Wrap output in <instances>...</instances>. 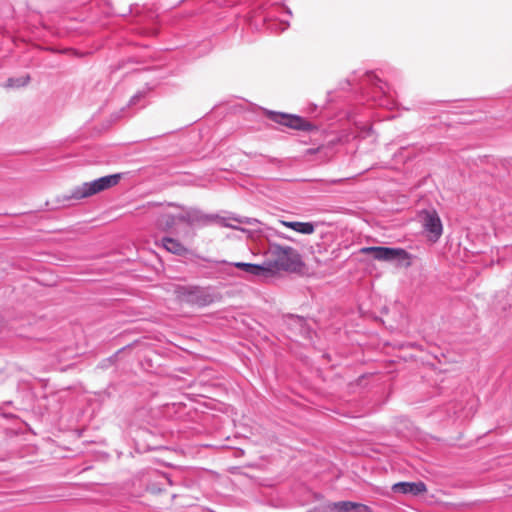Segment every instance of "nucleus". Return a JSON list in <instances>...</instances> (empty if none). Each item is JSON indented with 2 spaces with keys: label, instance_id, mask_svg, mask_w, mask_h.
<instances>
[{
  "label": "nucleus",
  "instance_id": "nucleus-6",
  "mask_svg": "<svg viewBox=\"0 0 512 512\" xmlns=\"http://www.w3.org/2000/svg\"><path fill=\"white\" fill-rule=\"evenodd\" d=\"M418 217L428 238L434 242L438 241L443 232L442 222L438 213L434 209L422 210Z\"/></svg>",
  "mask_w": 512,
  "mask_h": 512
},
{
  "label": "nucleus",
  "instance_id": "nucleus-7",
  "mask_svg": "<svg viewBox=\"0 0 512 512\" xmlns=\"http://www.w3.org/2000/svg\"><path fill=\"white\" fill-rule=\"evenodd\" d=\"M178 221L185 222L188 225L206 226L218 220H223L216 214H206L199 209H186L183 213L177 215Z\"/></svg>",
  "mask_w": 512,
  "mask_h": 512
},
{
  "label": "nucleus",
  "instance_id": "nucleus-18",
  "mask_svg": "<svg viewBox=\"0 0 512 512\" xmlns=\"http://www.w3.org/2000/svg\"><path fill=\"white\" fill-rule=\"evenodd\" d=\"M276 235L280 238H284V239H287V240H292L289 236H286L284 235L283 233H278L276 232Z\"/></svg>",
  "mask_w": 512,
  "mask_h": 512
},
{
  "label": "nucleus",
  "instance_id": "nucleus-16",
  "mask_svg": "<svg viewBox=\"0 0 512 512\" xmlns=\"http://www.w3.org/2000/svg\"><path fill=\"white\" fill-rule=\"evenodd\" d=\"M379 99H380L379 104L380 105H385L386 107H388L387 100H393V98H387V97L379 98ZM391 104H394V101H391Z\"/></svg>",
  "mask_w": 512,
  "mask_h": 512
},
{
  "label": "nucleus",
  "instance_id": "nucleus-22",
  "mask_svg": "<svg viewBox=\"0 0 512 512\" xmlns=\"http://www.w3.org/2000/svg\"><path fill=\"white\" fill-rule=\"evenodd\" d=\"M235 220H236V221H238L239 223H243V221H242V220H240V219H236V218H235Z\"/></svg>",
  "mask_w": 512,
  "mask_h": 512
},
{
  "label": "nucleus",
  "instance_id": "nucleus-4",
  "mask_svg": "<svg viewBox=\"0 0 512 512\" xmlns=\"http://www.w3.org/2000/svg\"><path fill=\"white\" fill-rule=\"evenodd\" d=\"M361 252L364 254H370L375 260L379 261H407L406 266H409L411 264V255L405 249L402 248L371 246L362 248Z\"/></svg>",
  "mask_w": 512,
  "mask_h": 512
},
{
  "label": "nucleus",
  "instance_id": "nucleus-3",
  "mask_svg": "<svg viewBox=\"0 0 512 512\" xmlns=\"http://www.w3.org/2000/svg\"><path fill=\"white\" fill-rule=\"evenodd\" d=\"M175 293L182 301L200 307L207 306L214 300L208 290L200 286H177Z\"/></svg>",
  "mask_w": 512,
  "mask_h": 512
},
{
  "label": "nucleus",
  "instance_id": "nucleus-1",
  "mask_svg": "<svg viewBox=\"0 0 512 512\" xmlns=\"http://www.w3.org/2000/svg\"><path fill=\"white\" fill-rule=\"evenodd\" d=\"M269 253L273 257L272 260H266L270 275L275 271L294 272L304 265L301 255L290 246L270 243Z\"/></svg>",
  "mask_w": 512,
  "mask_h": 512
},
{
  "label": "nucleus",
  "instance_id": "nucleus-12",
  "mask_svg": "<svg viewBox=\"0 0 512 512\" xmlns=\"http://www.w3.org/2000/svg\"><path fill=\"white\" fill-rule=\"evenodd\" d=\"M281 224L302 234H312L315 230L311 222L281 221Z\"/></svg>",
  "mask_w": 512,
  "mask_h": 512
},
{
  "label": "nucleus",
  "instance_id": "nucleus-19",
  "mask_svg": "<svg viewBox=\"0 0 512 512\" xmlns=\"http://www.w3.org/2000/svg\"><path fill=\"white\" fill-rule=\"evenodd\" d=\"M168 206H171V207H178V208H182L184 209L182 206L178 205L177 203H168Z\"/></svg>",
  "mask_w": 512,
  "mask_h": 512
},
{
  "label": "nucleus",
  "instance_id": "nucleus-13",
  "mask_svg": "<svg viewBox=\"0 0 512 512\" xmlns=\"http://www.w3.org/2000/svg\"><path fill=\"white\" fill-rule=\"evenodd\" d=\"M178 220L177 216L172 214H162L158 217L156 225L162 231H170Z\"/></svg>",
  "mask_w": 512,
  "mask_h": 512
},
{
  "label": "nucleus",
  "instance_id": "nucleus-15",
  "mask_svg": "<svg viewBox=\"0 0 512 512\" xmlns=\"http://www.w3.org/2000/svg\"><path fill=\"white\" fill-rule=\"evenodd\" d=\"M153 474L156 478H161L163 480H166L169 485H173V481L168 475H166L164 473L157 472V471H155Z\"/></svg>",
  "mask_w": 512,
  "mask_h": 512
},
{
  "label": "nucleus",
  "instance_id": "nucleus-17",
  "mask_svg": "<svg viewBox=\"0 0 512 512\" xmlns=\"http://www.w3.org/2000/svg\"><path fill=\"white\" fill-rule=\"evenodd\" d=\"M147 490H148V491H150V492H152V493H159V492H161V491H162L160 488H156V486H155V485H149V486L147 487Z\"/></svg>",
  "mask_w": 512,
  "mask_h": 512
},
{
  "label": "nucleus",
  "instance_id": "nucleus-8",
  "mask_svg": "<svg viewBox=\"0 0 512 512\" xmlns=\"http://www.w3.org/2000/svg\"><path fill=\"white\" fill-rule=\"evenodd\" d=\"M392 491L394 493L401 494H411L413 496H418L427 491V487L424 482H398L392 486Z\"/></svg>",
  "mask_w": 512,
  "mask_h": 512
},
{
  "label": "nucleus",
  "instance_id": "nucleus-11",
  "mask_svg": "<svg viewBox=\"0 0 512 512\" xmlns=\"http://www.w3.org/2000/svg\"><path fill=\"white\" fill-rule=\"evenodd\" d=\"M162 246L170 253L184 256L188 253V249L177 239L171 237H163Z\"/></svg>",
  "mask_w": 512,
  "mask_h": 512
},
{
  "label": "nucleus",
  "instance_id": "nucleus-9",
  "mask_svg": "<svg viewBox=\"0 0 512 512\" xmlns=\"http://www.w3.org/2000/svg\"><path fill=\"white\" fill-rule=\"evenodd\" d=\"M328 508L331 512H370L368 506L352 501L334 502Z\"/></svg>",
  "mask_w": 512,
  "mask_h": 512
},
{
  "label": "nucleus",
  "instance_id": "nucleus-10",
  "mask_svg": "<svg viewBox=\"0 0 512 512\" xmlns=\"http://www.w3.org/2000/svg\"><path fill=\"white\" fill-rule=\"evenodd\" d=\"M232 265L236 268L243 270L244 272L253 275V276H268L269 268L267 266L266 261L262 264H253V263H245V262H235Z\"/></svg>",
  "mask_w": 512,
  "mask_h": 512
},
{
  "label": "nucleus",
  "instance_id": "nucleus-20",
  "mask_svg": "<svg viewBox=\"0 0 512 512\" xmlns=\"http://www.w3.org/2000/svg\"><path fill=\"white\" fill-rule=\"evenodd\" d=\"M139 98L133 97L130 101V105L134 102V100H138Z\"/></svg>",
  "mask_w": 512,
  "mask_h": 512
},
{
  "label": "nucleus",
  "instance_id": "nucleus-21",
  "mask_svg": "<svg viewBox=\"0 0 512 512\" xmlns=\"http://www.w3.org/2000/svg\"><path fill=\"white\" fill-rule=\"evenodd\" d=\"M224 226H226V227H232V228H234V226H233V225H230V224H226V223L224 224Z\"/></svg>",
  "mask_w": 512,
  "mask_h": 512
},
{
  "label": "nucleus",
  "instance_id": "nucleus-5",
  "mask_svg": "<svg viewBox=\"0 0 512 512\" xmlns=\"http://www.w3.org/2000/svg\"><path fill=\"white\" fill-rule=\"evenodd\" d=\"M266 115L274 123H277L290 129L299 131H311L314 128V126L309 121H306L304 118L298 115L270 110L266 111Z\"/></svg>",
  "mask_w": 512,
  "mask_h": 512
},
{
  "label": "nucleus",
  "instance_id": "nucleus-2",
  "mask_svg": "<svg viewBox=\"0 0 512 512\" xmlns=\"http://www.w3.org/2000/svg\"><path fill=\"white\" fill-rule=\"evenodd\" d=\"M122 176V173H116L100 177L91 182H85L82 185L75 187L69 196H65V199L80 200L95 195L117 185L122 179Z\"/></svg>",
  "mask_w": 512,
  "mask_h": 512
},
{
  "label": "nucleus",
  "instance_id": "nucleus-14",
  "mask_svg": "<svg viewBox=\"0 0 512 512\" xmlns=\"http://www.w3.org/2000/svg\"><path fill=\"white\" fill-rule=\"evenodd\" d=\"M28 79H29L28 76L22 77V78H17V79L10 78L7 81V86H9V87L24 86L27 83Z\"/></svg>",
  "mask_w": 512,
  "mask_h": 512
}]
</instances>
